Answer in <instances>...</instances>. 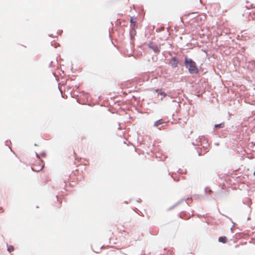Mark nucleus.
<instances>
[{
    "instance_id": "nucleus-1",
    "label": "nucleus",
    "mask_w": 255,
    "mask_h": 255,
    "mask_svg": "<svg viewBox=\"0 0 255 255\" xmlns=\"http://www.w3.org/2000/svg\"><path fill=\"white\" fill-rule=\"evenodd\" d=\"M185 64L188 69L189 72L191 74H197L199 72V69L196 66V63L191 59L185 58Z\"/></svg>"
},
{
    "instance_id": "nucleus-2",
    "label": "nucleus",
    "mask_w": 255,
    "mask_h": 255,
    "mask_svg": "<svg viewBox=\"0 0 255 255\" xmlns=\"http://www.w3.org/2000/svg\"><path fill=\"white\" fill-rule=\"evenodd\" d=\"M44 167L43 161L40 159L38 155L36 156V160L34 163L32 165L31 169L35 172L41 171Z\"/></svg>"
},
{
    "instance_id": "nucleus-3",
    "label": "nucleus",
    "mask_w": 255,
    "mask_h": 255,
    "mask_svg": "<svg viewBox=\"0 0 255 255\" xmlns=\"http://www.w3.org/2000/svg\"><path fill=\"white\" fill-rule=\"evenodd\" d=\"M218 241L219 242L225 244L227 242L228 239L226 237L222 236L219 238Z\"/></svg>"
},
{
    "instance_id": "nucleus-4",
    "label": "nucleus",
    "mask_w": 255,
    "mask_h": 255,
    "mask_svg": "<svg viewBox=\"0 0 255 255\" xmlns=\"http://www.w3.org/2000/svg\"><path fill=\"white\" fill-rule=\"evenodd\" d=\"M171 64L173 65L174 67H176L178 64V61L176 59L175 57L172 58L171 61Z\"/></svg>"
},
{
    "instance_id": "nucleus-5",
    "label": "nucleus",
    "mask_w": 255,
    "mask_h": 255,
    "mask_svg": "<svg viewBox=\"0 0 255 255\" xmlns=\"http://www.w3.org/2000/svg\"><path fill=\"white\" fill-rule=\"evenodd\" d=\"M130 22L132 27H134L136 23V18L131 17L130 18Z\"/></svg>"
},
{
    "instance_id": "nucleus-6",
    "label": "nucleus",
    "mask_w": 255,
    "mask_h": 255,
    "mask_svg": "<svg viewBox=\"0 0 255 255\" xmlns=\"http://www.w3.org/2000/svg\"><path fill=\"white\" fill-rule=\"evenodd\" d=\"M162 124H163V121L162 120H159L156 122H155L154 124V127H158L159 125H161Z\"/></svg>"
},
{
    "instance_id": "nucleus-7",
    "label": "nucleus",
    "mask_w": 255,
    "mask_h": 255,
    "mask_svg": "<svg viewBox=\"0 0 255 255\" xmlns=\"http://www.w3.org/2000/svg\"><path fill=\"white\" fill-rule=\"evenodd\" d=\"M7 251L10 253L14 251V247L12 246H9L7 248Z\"/></svg>"
},
{
    "instance_id": "nucleus-8",
    "label": "nucleus",
    "mask_w": 255,
    "mask_h": 255,
    "mask_svg": "<svg viewBox=\"0 0 255 255\" xmlns=\"http://www.w3.org/2000/svg\"><path fill=\"white\" fill-rule=\"evenodd\" d=\"M216 128H221L222 127V124L216 125L215 126Z\"/></svg>"
},
{
    "instance_id": "nucleus-9",
    "label": "nucleus",
    "mask_w": 255,
    "mask_h": 255,
    "mask_svg": "<svg viewBox=\"0 0 255 255\" xmlns=\"http://www.w3.org/2000/svg\"><path fill=\"white\" fill-rule=\"evenodd\" d=\"M160 95L161 96H162L163 97H165L166 96V94L165 93H163V92L161 93Z\"/></svg>"
},
{
    "instance_id": "nucleus-10",
    "label": "nucleus",
    "mask_w": 255,
    "mask_h": 255,
    "mask_svg": "<svg viewBox=\"0 0 255 255\" xmlns=\"http://www.w3.org/2000/svg\"><path fill=\"white\" fill-rule=\"evenodd\" d=\"M4 212V210L2 207H0V213H2Z\"/></svg>"
},
{
    "instance_id": "nucleus-11",
    "label": "nucleus",
    "mask_w": 255,
    "mask_h": 255,
    "mask_svg": "<svg viewBox=\"0 0 255 255\" xmlns=\"http://www.w3.org/2000/svg\"><path fill=\"white\" fill-rule=\"evenodd\" d=\"M175 180H176L177 181H178L179 180V179H178V178H176V179H174Z\"/></svg>"
},
{
    "instance_id": "nucleus-12",
    "label": "nucleus",
    "mask_w": 255,
    "mask_h": 255,
    "mask_svg": "<svg viewBox=\"0 0 255 255\" xmlns=\"http://www.w3.org/2000/svg\"><path fill=\"white\" fill-rule=\"evenodd\" d=\"M175 180H176L177 181H178L179 180V179H178V178H176V179H174Z\"/></svg>"
},
{
    "instance_id": "nucleus-13",
    "label": "nucleus",
    "mask_w": 255,
    "mask_h": 255,
    "mask_svg": "<svg viewBox=\"0 0 255 255\" xmlns=\"http://www.w3.org/2000/svg\"><path fill=\"white\" fill-rule=\"evenodd\" d=\"M254 175L255 176V171L254 172Z\"/></svg>"
}]
</instances>
